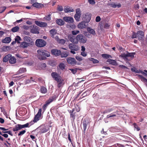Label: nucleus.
Listing matches in <instances>:
<instances>
[{
	"instance_id": "nucleus-1",
	"label": "nucleus",
	"mask_w": 147,
	"mask_h": 147,
	"mask_svg": "<svg viewBox=\"0 0 147 147\" xmlns=\"http://www.w3.org/2000/svg\"><path fill=\"white\" fill-rule=\"evenodd\" d=\"M68 38L69 40L74 44H78L79 42L80 43H84L86 42L87 40L86 38L81 34L77 35L76 37L69 35L68 36Z\"/></svg>"
},
{
	"instance_id": "nucleus-2",
	"label": "nucleus",
	"mask_w": 147,
	"mask_h": 147,
	"mask_svg": "<svg viewBox=\"0 0 147 147\" xmlns=\"http://www.w3.org/2000/svg\"><path fill=\"white\" fill-rule=\"evenodd\" d=\"M37 57L39 59L41 60L45 59L46 57H48L50 56V53L44 50H38L37 51Z\"/></svg>"
},
{
	"instance_id": "nucleus-3",
	"label": "nucleus",
	"mask_w": 147,
	"mask_h": 147,
	"mask_svg": "<svg viewBox=\"0 0 147 147\" xmlns=\"http://www.w3.org/2000/svg\"><path fill=\"white\" fill-rule=\"evenodd\" d=\"M91 15L88 13H83L81 16L82 20L85 22H89L91 18Z\"/></svg>"
},
{
	"instance_id": "nucleus-4",
	"label": "nucleus",
	"mask_w": 147,
	"mask_h": 147,
	"mask_svg": "<svg viewBox=\"0 0 147 147\" xmlns=\"http://www.w3.org/2000/svg\"><path fill=\"white\" fill-rule=\"evenodd\" d=\"M69 47L71 50L70 52L73 54H75L76 52L75 51H78L80 49V47L78 45H74L71 43L69 45Z\"/></svg>"
},
{
	"instance_id": "nucleus-5",
	"label": "nucleus",
	"mask_w": 147,
	"mask_h": 147,
	"mask_svg": "<svg viewBox=\"0 0 147 147\" xmlns=\"http://www.w3.org/2000/svg\"><path fill=\"white\" fill-rule=\"evenodd\" d=\"M29 124L27 123L25 124L21 125L20 124L16 125L13 129V131H17L25 127H29Z\"/></svg>"
},
{
	"instance_id": "nucleus-6",
	"label": "nucleus",
	"mask_w": 147,
	"mask_h": 147,
	"mask_svg": "<svg viewBox=\"0 0 147 147\" xmlns=\"http://www.w3.org/2000/svg\"><path fill=\"white\" fill-rule=\"evenodd\" d=\"M46 42L41 39H38L35 42V45L38 47H42L45 46L46 45Z\"/></svg>"
},
{
	"instance_id": "nucleus-7",
	"label": "nucleus",
	"mask_w": 147,
	"mask_h": 147,
	"mask_svg": "<svg viewBox=\"0 0 147 147\" xmlns=\"http://www.w3.org/2000/svg\"><path fill=\"white\" fill-rule=\"evenodd\" d=\"M81 15L80 10L79 9H77L76 10V13L74 17L75 19L77 21L79 22L80 21Z\"/></svg>"
},
{
	"instance_id": "nucleus-8",
	"label": "nucleus",
	"mask_w": 147,
	"mask_h": 147,
	"mask_svg": "<svg viewBox=\"0 0 147 147\" xmlns=\"http://www.w3.org/2000/svg\"><path fill=\"white\" fill-rule=\"evenodd\" d=\"M55 80L57 82L58 84L57 86L59 88L63 85L64 84V80L60 76L56 79Z\"/></svg>"
},
{
	"instance_id": "nucleus-9",
	"label": "nucleus",
	"mask_w": 147,
	"mask_h": 147,
	"mask_svg": "<svg viewBox=\"0 0 147 147\" xmlns=\"http://www.w3.org/2000/svg\"><path fill=\"white\" fill-rule=\"evenodd\" d=\"M66 60L68 63L70 64L75 65L76 64V61L74 58L69 57L67 58Z\"/></svg>"
},
{
	"instance_id": "nucleus-10",
	"label": "nucleus",
	"mask_w": 147,
	"mask_h": 147,
	"mask_svg": "<svg viewBox=\"0 0 147 147\" xmlns=\"http://www.w3.org/2000/svg\"><path fill=\"white\" fill-rule=\"evenodd\" d=\"M42 111L41 109H39L37 114L35 117L34 119L33 120V122L34 123L36 122L39 120L41 116V113Z\"/></svg>"
},
{
	"instance_id": "nucleus-11",
	"label": "nucleus",
	"mask_w": 147,
	"mask_h": 147,
	"mask_svg": "<svg viewBox=\"0 0 147 147\" xmlns=\"http://www.w3.org/2000/svg\"><path fill=\"white\" fill-rule=\"evenodd\" d=\"M51 53L55 56H58L61 54V52L56 49H53L51 50Z\"/></svg>"
},
{
	"instance_id": "nucleus-12",
	"label": "nucleus",
	"mask_w": 147,
	"mask_h": 147,
	"mask_svg": "<svg viewBox=\"0 0 147 147\" xmlns=\"http://www.w3.org/2000/svg\"><path fill=\"white\" fill-rule=\"evenodd\" d=\"M35 23L37 25L40 27H44L47 26V23L45 22L36 21H35Z\"/></svg>"
},
{
	"instance_id": "nucleus-13",
	"label": "nucleus",
	"mask_w": 147,
	"mask_h": 147,
	"mask_svg": "<svg viewBox=\"0 0 147 147\" xmlns=\"http://www.w3.org/2000/svg\"><path fill=\"white\" fill-rule=\"evenodd\" d=\"M24 41L29 43L30 45L33 43V41L30 37L28 36H25L24 38Z\"/></svg>"
},
{
	"instance_id": "nucleus-14",
	"label": "nucleus",
	"mask_w": 147,
	"mask_h": 147,
	"mask_svg": "<svg viewBox=\"0 0 147 147\" xmlns=\"http://www.w3.org/2000/svg\"><path fill=\"white\" fill-rule=\"evenodd\" d=\"M31 32L34 34H39V30L38 27L34 25L32 28L30 29Z\"/></svg>"
},
{
	"instance_id": "nucleus-15",
	"label": "nucleus",
	"mask_w": 147,
	"mask_h": 147,
	"mask_svg": "<svg viewBox=\"0 0 147 147\" xmlns=\"http://www.w3.org/2000/svg\"><path fill=\"white\" fill-rule=\"evenodd\" d=\"M63 19L65 21L67 22L72 23L74 22L73 18L72 17H64L63 18Z\"/></svg>"
},
{
	"instance_id": "nucleus-16",
	"label": "nucleus",
	"mask_w": 147,
	"mask_h": 147,
	"mask_svg": "<svg viewBox=\"0 0 147 147\" xmlns=\"http://www.w3.org/2000/svg\"><path fill=\"white\" fill-rule=\"evenodd\" d=\"M137 37L140 40H141L144 37V32L141 31H138L137 33Z\"/></svg>"
},
{
	"instance_id": "nucleus-17",
	"label": "nucleus",
	"mask_w": 147,
	"mask_h": 147,
	"mask_svg": "<svg viewBox=\"0 0 147 147\" xmlns=\"http://www.w3.org/2000/svg\"><path fill=\"white\" fill-rule=\"evenodd\" d=\"M131 70L132 71L134 72L137 73H141L142 74L146 75V74L145 72H143L140 69H137L135 67H134L131 69Z\"/></svg>"
},
{
	"instance_id": "nucleus-18",
	"label": "nucleus",
	"mask_w": 147,
	"mask_h": 147,
	"mask_svg": "<svg viewBox=\"0 0 147 147\" xmlns=\"http://www.w3.org/2000/svg\"><path fill=\"white\" fill-rule=\"evenodd\" d=\"M55 97H51L48 100H47L46 103V104L44 105L43 107L45 109L47 106L51 102L53 101L54 99H55Z\"/></svg>"
},
{
	"instance_id": "nucleus-19",
	"label": "nucleus",
	"mask_w": 147,
	"mask_h": 147,
	"mask_svg": "<svg viewBox=\"0 0 147 147\" xmlns=\"http://www.w3.org/2000/svg\"><path fill=\"white\" fill-rule=\"evenodd\" d=\"M85 22L84 21L80 22L78 24V27L80 29L85 28L86 26Z\"/></svg>"
},
{
	"instance_id": "nucleus-20",
	"label": "nucleus",
	"mask_w": 147,
	"mask_h": 147,
	"mask_svg": "<svg viewBox=\"0 0 147 147\" xmlns=\"http://www.w3.org/2000/svg\"><path fill=\"white\" fill-rule=\"evenodd\" d=\"M30 46L29 43L24 41L22 42L20 45V47L23 48H27Z\"/></svg>"
},
{
	"instance_id": "nucleus-21",
	"label": "nucleus",
	"mask_w": 147,
	"mask_h": 147,
	"mask_svg": "<svg viewBox=\"0 0 147 147\" xmlns=\"http://www.w3.org/2000/svg\"><path fill=\"white\" fill-rule=\"evenodd\" d=\"M109 5L111 7L114 8H119L121 7V5L119 3H112L111 4H109Z\"/></svg>"
},
{
	"instance_id": "nucleus-22",
	"label": "nucleus",
	"mask_w": 147,
	"mask_h": 147,
	"mask_svg": "<svg viewBox=\"0 0 147 147\" xmlns=\"http://www.w3.org/2000/svg\"><path fill=\"white\" fill-rule=\"evenodd\" d=\"M64 11L65 12L68 13L73 12L74 11V10L71 7H67L64 8Z\"/></svg>"
},
{
	"instance_id": "nucleus-23",
	"label": "nucleus",
	"mask_w": 147,
	"mask_h": 147,
	"mask_svg": "<svg viewBox=\"0 0 147 147\" xmlns=\"http://www.w3.org/2000/svg\"><path fill=\"white\" fill-rule=\"evenodd\" d=\"M88 32L90 34L93 35H95L96 34V33L95 30L90 27H88L87 28Z\"/></svg>"
},
{
	"instance_id": "nucleus-24",
	"label": "nucleus",
	"mask_w": 147,
	"mask_h": 147,
	"mask_svg": "<svg viewBox=\"0 0 147 147\" xmlns=\"http://www.w3.org/2000/svg\"><path fill=\"white\" fill-rule=\"evenodd\" d=\"M32 6L34 7L38 8H41L43 7V5L37 2L33 3L32 4Z\"/></svg>"
},
{
	"instance_id": "nucleus-25",
	"label": "nucleus",
	"mask_w": 147,
	"mask_h": 147,
	"mask_svg": "<svg viewBox=\"0 0 147 147\" xmlns=\"http://www.w3.org/2000/svg\"><path fill=\"white\" fill-rule=\"evenodd\" d=\"M49 32L51 34V36L53 38H54V35L57 33V31L55 29H52Z\"/></svg>"
},
{
	"instance_id": "nucleus-26",
	"label": "nucleus",
	"mask_w": 147,
	"mask_h": 147,
	"mask_svg": "<svg viewBox=\"0 0 147 147\" xmlns=\"http://www.w3.org/2000/svg\"><path fill=\"white\" fill-rule=\"evenodd\" d=\"M16 62V59L14 57L11 56V57L9 59V63L11 64H14Z\"/></svg>"
},
{
	"instance_id": "nucleus-27",
	"label": "nucleus",
	"mask_w": 147,
	"mask_h": 147,
	"mask_svg": "<svg viewBox=\"0 0 147 147\" xmlns=\"http://www.w3.org/2000/svg\"><path fill=\"white\" fill-rule=\"evenodd\" d=\"M11 41V38L9 37L5 38L2 40V42L4 43H7L10 42Z\"/></svg>"
},
{
	"instance_id": "nucleus-28",
	"label": "nucleus",
	"mask_w": 147,
	"mask_h": 147,
	"mask_svg": "<svg viewBox=\"0 0 147 147\" xmlns=\"http://www.w3.org/2000/svg\"><path fill=\"white\" fill-rule=\"evenodd\" d=\"M11 57V54H8L7 55H6L3 59V61L4 62H7L8 60L9 61L10 57Z\"/></svg>"
},
{
	"instance_id": "nucleus-29",
	"label": "nucleus",
	"mask_w": 147,
	"mask_h": 147,
	"mask_svg": "<svg viewBox=\"0 0 147 147\" xmlns=\"http://www.w3.org/2000/svg\"><path fill=\"white\" fill-rule=\"evenodd\" d=\"M68 55L69 52L67 51L63 52L62 53H61V54L60 55L62 57H67Z\"/></svg>"
},
{
	"instance_id": "nucleus-30",
	"label": "nucleus",
	"mask_w": 147,
	"mask_h": 147,
	"mask_svg": "<svg viewBox=\"0 0 147 147\" xmlns=\"http://www.w3.org/2000/svg\"><path fill=\"white\" fill-rule=\"evenodd\" d=\"M51 76L55 80H56V79L58 78L60 76L57 73L55 72H53L51 74Z\"/></svg>"
},
{
	"instance_id": "nucleus-31",
	"label": "nucleus",
	"mask_w": 147,
	"mask_h": 147,
	"mask_svg": "<svg viewBox=\"0 0 147 147\" xmlns=\"http://www.w3.org/2000/svg\"><path fill=\"white\" fill-rule=\"evenodd\" d=\"M74 111V109H73L72 110H71L69 111V113L70 114V117L72 118L74 120L75 118V113H73Z\"/></svg>"
},
{
	"instance_id": "nucleus-32",
	"label": "nucleus",
	"mask_w": 147,
	"mask_h": 147,
	"mask_svg": "<svg viewBox=\"0 0 147 147\" xmlns=\"http://www.w3.org/2000/svg\"><path fill=\"white\" fill-rule=\"evenodd\" d=\"M57 23L60 25H62L64 24V22L61 19H58L56 20Z\"/></svg>"
},
{
	"instance_id": "nucleus-33",
	"label": "nucleus",
	"mask_w": 147,
	"mask_h": 147,
	"mask_svg": "<svg viewBox=\"0 0 147 147\" xmlns=\"http://www.w3.org/2000/svg\"><path fill=\"white\" fill-rule=\"evenodd\" d=\"M48 130V128L45 127L43 128H41L40 130V132L42 133H44L47 132Z\"/></svg>"
},
{
	"instance_id": "nucleus-34",
	"label": "nucleus",
	"mask_w": 147,
	"mask_h": 147,
	"mask_svg": "<svg viewBox=\"0 0 147 147\" xmlns=\"http://www.w3.org/2000/svg\"><path fill=\"white\" fill-rule=\"evenodd\" d=\"M107 62L113 64V65H115L116 63L115 61L111 59H108L107 61Z\"/></svg>"
},
{
	"instance_id": "nucleus-35",
	"label": "nucleus",
	"mask_w": 147,
	"mask_h": 147,
	"mask_svg": "<svg viewBox=\"0 0 147 147\" xmlns=\"http://www.w3.org/2000/svg\"><path fill=\"white\" fill-rule=\"evenodd\" d=\"M19 29V28L18 26L13 27L11 29V31L13 32H15L18 31Z\"/></svg>"
},
{
	"instance_id": "nucleus-36",
	"label": "nucleus",
	"mask_w": 147,
	"mask_h": 147,
	"mask_svg": "<svg viewBox=\"0 0 147 147\" xmlns=\"http://www.w3.org/2000/svg\"><path fill=\"white\" fill-rule=\"evenodd\" d=\"M40 91L41 93L45 94L47 92V90L46 88L42 87L41 88Z\"/></svg>"
},
{
	"instance_id": "nucleus-37",
	"label": "nucleus",
	"mask_w": 147,
	"mask_h": 147,
	"mask_svg": "<svg viewBox=\"0 0 147 147\" xmlns=\"http://www.w3.org/2000/svg\"><path fill=\"white\" fill-rule=\"evenodd\" d=\"M127 52H126V53H124L121 54L119 57H123L124 59H125L126 57H127Z\"/></svg>"
},
{
	"instance_id": "nucleus-38",
	"label": "nucleus",
	"mask_w": 147,
	"mask_h": 147,
	"mask_svg": "<svg viewBox=\"0 0 147 147\" xmlns=\"http://www.w3.org/2000/svg\"><path fill=\"white\" fill-rule=\"evenodd\" d=\"M26 71V69L24 68H20L18 71V72L19 73H22L25 72Z\"/></svg>"
},
{
	"instance_id": "nucleus-39",
	"label": "nucleus",
	"mask_w": 147,
	"mask_h": 147,
	"mask_svg": "<svg viewBox=\"0 0 147 147\" xmlns=\"http://www.w3.org/2000/svg\"><path fill=\"white\" fill-rule=\"evenodd\" d=\"M102 56L103 57L106 59L112 58V57L111 55L108 54H102Z\"/></svg>"
},
{
	"instance_id": "nucleus-40",
	"label": "nucleus",
	"mask_w": 147,
	"mask_h": 147,
	"mask_svg": "<svg viewBox=\"0 0 147 147\" xmlns=\"http://www.w3.org/2000/svg\"><path fill=\"white\" fill-rule=\"evenodd\" d=\"M140 77V79L142 81L144 82L147 86V80L144 78L142 76L139 75Z\"/></svg>"
},
{
	"instance_id": "nucleus-41",
	"label": "nucleus",
	"mask_w": 147,
	"mask_h": 147,
	"mask_svg": "<svg viewBox=\"0 0 147 147\" xmlns=\"http://www.w3.org/2000/svg\"><path fill=\"white\" fill-rule=\"evenodd\" d=\"M59 66L61 69L63 70L65 69V65L64 63H61L59 64Z\"/></svg>"
},
{
	"instance_id": "nucleus-42",
	"label": "nucleus",
	"mask_w": 147,
	"mask_h": 147,
	"mask_svg": "<svg viewBox=\"0 0 147 147\" xmlns=\"http://www.w3.org/2000/svg\"><path fill=\"white\" fill-rule=\"evenodd\" d=\"M21 40V38L19 36H16L15 38V42H17L18 43H19L20 42V41Z\"/></svg>"
},
{
	"instance_id": "nucleus-43",
	"label": "nucleus",
	"mask_w": 147,
	"mask_h": 147,
	"mask_svg": "<svg viewBox=\"0 0 147 147\" xmlns=\"http://www.w3.org/2000/svg\"><path fill=\"white\" fill-rule=\"evenodd\" d=\"M127 53V57H131L133 58L134 57V55H135V53Z\"/></svg>"
},
{
	"instance_id": "nucleus-44",
	"label": "nucleus",
	"mask_w": 147,
	"mask_h": 147,
	"mask_svg": "<svg viewBox=\"0 0 147 147\" xmlns=\"http://www.w3.org/2000/svg\"><path fill=\"white\" fill-rule=\"evenodd\" d=\"M90 61H91L94 63H96L99 62V61L97 60L93 59L91 58L90 59Z\"/></svg>"
},
{
	"instance_id": "nucleus-45",
	"label": "nucleus",
	"mask_w": 147,
	"mask_h": 147,
	"mask_svg": "<svg viewBox=\"0 0 147 147\" xmlns=\"http://www.w3.org/2000/svg\"><path fill=\"white\" fill-rule=\"evenodd\" d=\"M72 33L73 35H76L80 33V31L79 30H73L71 32Z\"/></svg>"
},
{
	"instance_id": "nucleus-46",
	"label": "nucleus",
	"mask_w": 147,
	"mask_h": 147,
	"mask_svg": "<svg viewBox=\"0 0 147 147\" xmlns=\"http://www.w3.org/2000/svg\"><path fill=\"white\" fill-rule=\"evenodd\" d=\"M3 113L4 115L6 116V118H9L10 120L11 119L9 117V114L8 113L6 112L5 111H3Z\"/></svg>"
},
{
	"instance_id": "nucleus-47",
	"label": "nucleus",
	"mask_w": 147,
	"mask_h": 147,
	"mask_svg": "<svg viewBox=\"0 0 147 147\" xmlns=\"http://www.w3.org/2000/svg\"><path fill=\"white\" fill-rule=\"evenodd\" d=\"M76 58L78 61H81L83 60L82 57L79 56H76Z\"/></svg>"
},
{
	"instance_id": "nucleus-48",
	"label": "nucleus",
	"mask_w": 147,
	"mask_h": 147,
	"mask_svg": "<svg viewBox=\"0 0 147 147\" xmlns=\"http://www.w3.org/2000/svg\"><path fill=\"white\" fill-rule=\"evenodd\" d=\"M44 19L45 20H47V21L50 20L51 19V18L50 17V15H48L47 16H46L44 18Z\"/></svg>"
},
{
	"instance_id": "nucleus-49",
	"label": "nucleus",
	"mask_w": 147,
	"mask_h": 147,
	"mask_svg": "<svg viewBox=\"0 0 147 147\" xmlns=\"http://www.w3.org/2000/svg\"><path fill=\"white\" fill-rule=\"evenodd\" d=\"M79 69H78L76 68L75 69H69V70L74 74H75L77 72L78 70Z\"/></svg>"
},
{
	"instance_id": "nucleus-50",
	"label": "nucleus",
	"mask_w": 147,
	"mask_h": 147,
	"mask_svg": "<svg viewBox=\"0 0 147 147\" xmlns=\"http://www.w3.org/2000/svg\"><path fill=\"white\" fill-rule=\"evenodd\" d=\"M81 55L84 57H86L87 55V53L85 51H82L81 53Z\"/></svg>"
},
{
	"instance_id": "nucleus-51",
	"label": "nucleus",
	"mask_w": 147,
	"mask_h": 147,
	"mask_svg": "<svg viewBox=\"0 0 147 147\" xmlns=\"http://www.w3.org/2000/svg\"><path fill=\"white\" fill-rule=\"evenodd\" d=\"M65 40L63 39H60L58 42L59 43L62 44H64L65 43Z\"/></svg>"
},
{
	"instance_id": "nucleus-52",
	"label": "nucleus",
	"mask_w": 147,
	"mask_h": 147,
	"mask_svg": "<svg viewBox=\"0 0 147 147\" xmlns=\"http://www.w3.org/2000/svg\"><path fill=\"white\" fill-rule=\"evenodd\" d=\"M26 132L25 130H23L19 132V133L18 134L19 136H21L24 134Z\"/></svg>"
},
{
	"instance_id": "nucleus-53",
	"label": "nucleus",
	"mask_w": 147,
	"mask_h": 147,
	"mask_svg": "<svg viewBox=\"0 0 147 147\" xmlns=\"http://www.w3.org/2000/svg\"><path fill=\"white\" fill-rule=\"evenodd\" d=\"M88 1L91 4H94L95 3V1L94 0H88Z\"/></svg>"
},
{
	"instance_id": "nucleus-54",
	"label": "nucleus",
	"mask_w": 147,
	"mask_h": 147,
	"mask_svg": "<svg viewBox=\"0 0 147 147\" xmlns=\"http://www.w3.org/2000/svg\"><path fill=\"white\" fill-rule=\"evenodd\" d=\"M58 10L60 11H61L63 10V7L61 6H58L57 8Z\"/></svg>"
},
{
	"instance_id": "nucleus-55",
	"label": "nucleus",
	"mask_w": 147,
	"mask_h": 147,
	"mask_svg": "<svg viewBox=\"0 0 147 147\" xmlns=\"http://www.w3.org/2000/svg\"><path fill=\"white\" fill-rule=\"evenodd\" d=\"M134 127L135 129H136V130L138 131L140 130V129L138 127L137 125L136 124L134 123Z\"/></svg>"
},
{
	"instance_id": "nucleus-56",
	"label": "nucleus",
	"mask_w": 147,
	"mask_h": 147,
	"mask_svg": "<svg viewBox=\"0 0 147 147\" xmlns=\"http://www.w3.org/2000/svg\"><path fill=\"white\" fill-rule=\"evenodd\" d=\"M3 132V133H7L11 136H13V134L12 133V132L10 131H5V132Z\"/></svg>"
},
{
	"instance_id": "nucleus-57",
	"label": "nucleus",
	"mask_w": 147,
	"mask_h": 147,
	"mask_svg": "<svg viewBox=\"0 0 147 147\" xmlns=\"http://www.w3.org/2000/svg\"><path fill=\"white\" fill-rule=\"evenodd\" d=\"M110 26V25L109 24L105 23V24L104 27L105 28H108Z\"/></svg>"
},
{
	"instance_id": "nucleus-58",
	"label": "nucleus",
	"mask_w": 147,
	"mask_h": 147,
	"mask_svg": "<svg viewBox=\"0 0 147 147\" xmlns=\"http://www.w3.org/2000/svg\"><path fill=\"white\" fill-rule=\"evenodd\" d=\"M100 20V18L99 16H97L96 19V22H99Z\"/></svg>"
},
{
	"instance_id": "nucleus-59",
	"label": "nucleus",
	"mask_w": 147,
	"mask_h": 147,
	"mask_svg": "<svg viewBox=\"0 0 147 147\" xmlns=\"http://www.w3.org/2000/svg\"><path fill=\"white\" fill-rule=\"evenodd\" d=\"M119 66L121 68L123 69H127V67H126L125 66H124V65H120Z\"/></svg>"
},
{
	"instance_id": "nucleus-60",
	"label": "nucleus",
	"mask_w": 147,
	"mask_h": 147,
	"mask_svg": "<svg viewBox=\"0 0 147 147\" xmlns=\"http://www.w3.org/2000/svg\"><path fill=\"white\" fill-rule=\"evenodd\" d=\"M115 116H116V115L115 114H112V115H107V118H109V117H115Z\"/></svg>"
},
{
	"instance_id": "nucleus-61",
	"label": "nucleus",
	"mask_w": 147,
	"mask_h": 147,
	"mask_svg": "<svg viewBox=\"0 0 147 147\" xmlns=\"http://www.w3.org/2000/svg\"><path fill=\"white\" fill-rule=\"evenodd\" d=\"M86 50L85 48L83 46H82L81 50L82 51H85Z\"/></svg>"
},
{
	"instance_id": "nucleus-62",
	"label": "nucleus",
	"mask_w": 147,
	"mask_h": 147,
	"mask_svg": "<svg viewBox=\"0 0 147 147\" xmlns=\"http://www.w3.org/2000/svg\"><path fill=\"white\" fill-rule=\"evenodd\" d=\"M2 10L0 11V13H2L6 9V7H3L1 8Z\"/></svg>"
},
{
	"instance_id": "nucleus-63",
	"label": "nucleus",
	"mask_w": 147,
	"mask_h": 147,
	"mask_svg": "<svg viewBox=\"0 0 147 147\" xmlns=\"http://www.w3.org/2000/svg\"><path fill=\"white\" fill-rule=\"evenodd\" d=\"M4 119L1 118H0V122L1 123H4Z\"/></svg>"
},
{
	"instance_id": "nucleus-64",
	"label": "nucleus",
	"mask_w": 147,
	"mask_h": 147,
	"mask_svg": "<svg viewBox=\"0 0 147 147\" xmlns=\"http://www.w3.org/2000/svg\"><path fill=\"white\" fill-rule=\"evenodd\" d=\"M136 37H137V34L136 35V34L135 33H134L132 35V38H136Z\"/></svg>"
}]
</instances>
